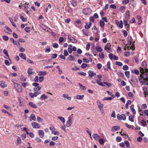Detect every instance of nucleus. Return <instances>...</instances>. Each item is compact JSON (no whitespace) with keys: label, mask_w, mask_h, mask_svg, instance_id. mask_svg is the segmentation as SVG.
<instances>
[{"label":"nucleus","mask_w":148,"mask_h":148,"mask_svg":"<svg viewBox=\"0 0 148 148\" xmlns=\"http://www.w3.org/2000/svg\"><path fill=\"white\" fill-rule=\"evenodd\" d=\"M73 114H72L70 116L68 117V120L66 121V126L67 127H69L72 123V120L73 118Z\"/></svg>","instance_id":"nucleus-4"},{"label":"nucleus","mask_w":148,"mask_h":148,"mask_svg":"<svg viewBox=\"0 0 148 148\" xmlns=\"http://www.w3.org/2000/svg\"><path fill=\"white\" fill-rule=\"evenodd\" d=\"M126 57H128L130 55V53L129 52H125L124 53Z\"/></svg>","instance_id":"nucleus-61"},{"label":"nucleus","mask_w":148,"mask_h":148,"mask_svg":"<svg viewBox=\"0 0 148 148\" xmlns=\"http://www.w3.org/2000/svg\"><path fill=\"white\" fill-rule=\"evenodd\" d=\"M47 74V73L45 71H40L38 73L39 76L45 75Z\"/></svg>","instance_id":"nucleus-19"},{"label":"nucleus","mask_w":148,"mask_h":148,"mask_svg":"<svg viewBox=\"0 0 148 148\" xmlns=\"http://www.w3.org/2000/svg\"><path fill=\"white\" fill-rule=\"evenodd\" d=\"M70 41L72 43H76L77 42V40L75 38H74L73 37L70 38Z\"/></svg>","instance_id":"nucleus-26"},{"label":"nucleus","mask_w":148,"mask_h":148,"mask_svg":"<svg viewBox=\"0 0 148 148\" xmlns=\"http://www.w3.org/2000/svg\"><path fill=\"white\" fill-rule=\"evenodd\" d=\"M32 125L34 128L38 129L40 128V125L39 123L35 122H33L32 123Z\"/></svg>","instance_id":"nucleus-7"},{"label":"nucleus","mask_w":148,"mask_h":148,"mask_svg":"<svg viewBox=\"0 0 148 148\" xmlns=\"http://www.w3.org/2000/svg\"><path fill=\"white\" fill-rule=\"evenodd\" d=\"M68 59L72 61L74 59V57H73L71 55H70L69 56Z\"/></svg>","instance_id":"nucleus-36"},{"label":"nucleus","mask_w":148,"mask_h":148,"mask_svg":"<svg viewBox=\"0 0 148 148\" xmlns=\"http://www.w3.org/2000/svg\"><path fill=\"white\" fill-rule=\"evenodd\" d=\"M40 94V93L38 92H35L33 93L32 92H30L29 94L32 98H33L34 97H36L38 95Z\"/></svg>","instance_id":"nucleus-6"},{"label":"nucleus","mask_w":148,"mask_h":148,"mask_svg":"<svg viewBox=\"0 0 148 148\" xmlns=\"http://www.w3.org/2000/svg\"><path fill=\"white\" fill-rule=\"evenodd\" d=\"M58 118L60 120L62 123H64L65 122V121L64 117L61 116H58Z\"/></svg>","instance_id":"nucleus-24"},{"label":"nucleus","mask_w":148,"mask_h":148,"mask_svg":"<svg viewBox=\"0 0 148 148\" xmlns=\"http://www.w3.org/2000/svg\"><path fill=\"white\" fill-rule=\"evenodd\" d=\"M105 50H107V51L108 53H110L111 52L110 51H111V49H110V47H107L106 46H105Z\"/></svg>","instance_id":"nucleus-37"},{"label":"nucleus","mask_w":148,"mask_h":148,"mask_svg":"<svg viewBox=\"0 0 148 148\" xmlns=\"http://www.w3.org/2000/svg\"><path fill=\"white\" fill-rule=\"evenodd\" d=\"M120 126H114L112 128V132H115L116 131L119 129Z\"/></svg>","instance_id":"nucleus-12"},{"label":"nucleus","mask_w":148,"mask_h":148,"mask_svg":"<svg viewBox=\"0 0 148 148\" xmlns=\"http://www.w3.org/2000/svg\"><path fill=\"white\" fill-rule=\"evenodd\" d=\"M71 3L74 7H76L77 5V3L76 2L73 1L71 2Z\"/></svg>","instance_id":"nucleus-63"},{"label":"nucleus","mask_w":148,"mask_h":148,"mask_svg":"<svg viewBox=\"0 0 148 148\" xmlns=\"http://www.w3.org/2000/svg\"><path fill=\"white\" fill-rule=\"evenodd\" d=\"M29 121H32V120L35 121L36 119L35 116V115L34 114H32V115H31L29 117Z\"/></svg>","instance_id":"nucleus-16"},{"label":"nucleus","mask_w":148,"mask_h":148,"mask_svg":"<svg viewBox=\"0 0 148 148\" xmlns=\"http://www.w3.org/2000/svg\"><path fill=\"white\" fill-rule=\"evenodd\" d=\"M93 138L96 140H98L99 139L100 136L97 134H93L92 135Z\"/></svg>","instance_id":"nucleus-13"},{"label":"nucleus","mask_w":148,"mask_h":148,"mask_svg":"<svg viewBox=\"0 0 148 148\" xmlns=\"http://www.w3.org/2000/svg\"><path fill=\"white\" fill-rule=\"evenodd\" d=\"M117 117L118 120H125L126 118L125 115L123 114H117Z\"/></svg>","instance_id":"nucleus-5"},{"label":"nucleus","mask_w":148,"mask_h":148,"mask_svg":"<svg viewBox=\"0 0 148 148\" xmlns=\"http://www.w3.org/2000/svg\"><path fill=\"white\" fill-rule=\"evenodd\" d=\"M47 96H46L45 94H43L40 97V99H41L43 100L45 99H47Z\"/></svg>","instance_id":"nucleus-29"},{"label":"nucleus","mask_w":148,"mask_h":148,"mask_svg":"<svg viewBox=\"0 0 148 148\" xmlns=\"http://www.w3.org/2000/svg\"><path fill=\"white\" fill-rule=\"evenodd\" d=\"M22 85L24 88H25L26 86H28L29 84L28 82H25L22 83Z\"/></svg>","instance_id":"nucleus-38"},{"label":"nucleus","mask_w":148,"mask_h":148,"mask_svg":"<svg viewBox=\"0 0 148 148\" xmlns=\"http://www.w3.org/2000/svg\"><path fill=\"white\" fill-rule=\"evenodd\" d=\"M2 37L3 39L6 41H7L9 39L8 37L6 36H3Z\"/></svg>","instance_id":"nucleus-40"},{"label":"nucleus","mask_w":148,"mask_h":148,"mask_svg":"<svg viewBox=\"0 0 148 148\" xmlns=\"http://www.w3.org/2000/svg\"><path fill=\"white\" fill-rule=\"evenodd\" d=\"M100 25L101 27H103L105 25V23L103 21L101 20L100 22Z\"/></svg>","instance_id":"nucleus-35"},{"label":"nucleus","mask_w":148,"mask_h":148,"mask_svg":"<svg viewBox=\"0 0 148 148\" xmlns=\"http://www.w3.org/2000/svg\"><path fill=\"white\" fill-rule=\"evenodd\" d=\"M30 28L29 27H26L25 28V30L26 32L27 33H29L30 32Z\"/></svg>","instance_id":"nucleus-48"},{"label":"nucleus","mask_w":148,"mask_h":148,"mask_svg":"<svg viewBox=\"0 0 148 148\" xmlns=\"http://www.w3.org/2000/svg\"><path fill=\"white\" fill-rule=\"evenodd\" d=\"M52 56L51 57L52 58H55L58 56V55L56 53L53 54H52Z\"/></svg>","instance_id":"nucleus-62"},{"label":"nucleus","mask_w":148,"mask_h":148,"mask_svg":"<svg viewBox=\"0 0 148 148\" xmlns=\"http://www.w3.org/2000/svg\"><path fill=\"white\" fill-rule=\"evenodd\" d=\"M32 69L31 68H29L28 70L27 71V73H28V74L30 75H32L34 74V73L32 71Z\"/></svg>","instance_id":"nucleus-22"},{"label":"nucleus","mask_w":148,"mask_h":148,"mask_svg":"<svg viewBox=\"0 0 148 148\" xmlns=\"http://www.w3.org/2000/svg\"><path fill=\"white\" fill-rule=\"evenodd\" d=\"M51 133L52 134H53L54 135H58L59 134V133L58 132L55 131H52Z\"/></svg>","instance_id":"nucleus-52"},{"label":"nucleus","mask_w":148,"mask_h":148,"mask_svg":"<svg viewBox=\"0 0 148 148\" xmlns=\"http://www.w3.org/2000/svg\"><path fill=\"white\" fill-rule=\"evenodd\" d=\"M134 115H130L129 117V121H131L132 122H134Z\"/></svg>","instance_id":"nucleus-27"},{"label":"nucleus","mask_w":148,"mask_h":148,"mask_svg":"<svg viewBox=\"0 0 148 148\" xmlns=\"http://www.w3.org/2000/svg\"><path fill=\"white\" fill-rule=\"evenodd\" d=\"M101 81V79H99V80H97V84H99V85L102 86H104V85L103 84V83Z\"/></svg>","instance_id":"nucleus-33"},{"label":"nucleus","mask_w":148,"mask_h":148,"mask_svg":"<svg viewBox=\"0 0 148 148\" xmlns=\"http://www.w3.org/2000/svg\"><path fill=\"white\" fill-rule=\"evenodd\" d=\"M131 110L132 111L134 114H135L136 111L134 109V105H132L130 107Z\"/></svg>","instance_id":"nucleus-25"},{"label":"nucleus","mask_w":148,"mask_h":148,"mask_svg":"<svg viewBox=\"0 0 148 148\" xmlns=\"http://www.w3.org/2000/svg\"><path fill=\"white\" fill-rule=\"evenodd\" d=\"M133 41V39L132 37L131 36H128L127 38V45H128L129 46H131L132 50L135 49L134 44L135 42H134L133 43H132Z\"/></svg>","instance_id":"nucleus-2"},{"label":"nucleus","mask_w":148,"mask_h":148,"mask_svg":"<svg viewBox=\"0 0 148 148\" xmlns=\"http://www.w3.org/2000/svg\"><path fill=\"white\" fill-rule=\"evenodd\" d=\"M122 32L123 33V34H124V36L125 37L127 36V33L126 30H123L122 31Z\"/></svg>","instance_id":"nucleus-55"},{"label":"nucleus","mask_w":148,"mask_h":148,"mask_svg":"<svg viewBox=\"0 0 148 148\" xmlns=\"http://www.w3.org/2000/svg\"><path fill=\"white\" fill-rule=\"evenodd\" d=\"M99 55L100 58L101 59H103L104 58V54L102 53H99Z\"/></svg>","instance_id":"nucleus-45"},{"label":"nucleus","mask_w":148,"mask_h":148,"mask_svg":"<svg viewBox=\"0 0 148 148\" xmlns=\"http://www.w3.org/2000/svg\"><path fill=\"white\" fill-rule=\"evenodd\" d=\"M87 66V64L85 63H83L81 66V67L82 68H85Z\"/></svg>","instance_id":"nucleus-50"},{"label":"nucleus","mask_w":148,"mask_h":148,"mask_svg":"<svg viewBox=\"0 0 148 148\" xmlns=\"http://www.w3.org/2000/svg\"><path fill=\"white\" fill-rule=\"evenodd\" d=\"M82 32L84 34L87 36H88V30H86L85 29H83L82 30Z\"/></svg>","instance_id":"nucleus-30"},{"label":"nucleus","mask_w":148,"mask_h":148,"mask_svg":"<svg viewBox=\"0 0 148 148\" xmlns=\"http://www.w3.org/2000/svg\"><path fill=\"white\" fill-rule=\"evenodd\" d=\"M38 135L40 138H43L44 136L43 131L41 130H39L38 131Z\"/></svg>","instance_id":"nucleus-15"},{"label":"nucleus","mask_w":148,"mask_h":148,"mask_svg":"<svg viewBox=\"0 0 148 148\" xmlns=\"http://www.w3.org/2000/svg\"><path fill=\"white\" fill-rule=\"evenodd\" d=\"M20 18L24 22L26 21H27V19L26 18L24 17L23 16H21L20 17Z\"/></svg>","instance_id":"nucleus-56"},{"label":"nucleus","mask_w":148,"mask_h":148,"mask_svg":"<svg viewBox=\"0 0 148 148\" xmlns=\"http://www.w3.org/2000/svg\"><path fill=\"white\" fill-rule=\"evenodd\" d=\"M137 19L138 20L137 23L138 25H140L142 22L141 18L140 15L137 16Z\"/></svg>","instance_id":"nucleus-18"},{"label":"nucleus","mask_w":148,"mask_h":148,"mask_svg":"<svg viewBox=\"0 0 148 148\" xmlns=\"http://www.w3.org/2000/svg\"><path fill=\"white\" fill-rule=\"evenodd\" d=\"M88 74L89 76L91 77V79L92 78L93 76L96 75V73H94L93 71L91 70L89 71Z\"/></svg>","instance_id":"nucleus-10"},{"label":"nucleus","mask_w":148,"mask_h":148,"mask_svg":"<svg viewBox=\"0 0 148 148\" xmlns=\"http://www.w3.org/2000/svg\"><path fill=\"white\" fill-rule=\"evenodd\" d=\"M114 56L113 55V54L112 53H110L109 54V58L111 60H112L113 57H114Z\"/></svg>","instance_id":"nucleus-57"},{"label":"nucleus","mask_w":148,"mask_h":148,"mask_svg":"<svg viewBox=\"0 0 148 148\" xmlns=\"http://www.w3.org/2000/svg\"><path fill=\"white\" fill-rule=\"evenodd\" d=\"M79 85L80 88L81 87L82 88V90H84L86 89L85 87L84 86H83L81 83H79Z\"/></svg>","instance_id":"nucleus-46"},{"label":"nucleus","mask_w":148,"mask_h":148,"mask_svg":"<svg viewBox=\"0 0 148 148\" xmlns=\"http://www.w3.org/2000/svg\"><path fill=\"white\" fill-rule=\"evenodd\" d=\"M0 85L2 88H5L7 86V85L5 84L3 82L0 84Z\"/></svg>","instance_id":"nucleus-58"},{"label":"nucleus","mask_w":148,"mask_h":148,"mask_svg":"<svg viewBox=\"0 0 148 148\" xmlns=\"http://www.w3.org/2000/svg\"><path fill=\"white\" fill-rule=\"evenodd\" d=\"M116 139L117 141L119 142L121 141V138L120 137L118 136L116 138Z\"/></svg>","instance_id":"nucleus-60"},{"label":"nucleus","mask_w":148,"mask_h":148,"mask_svg":"<svg viewBox=\"0 0 148 148\" xmlns=\"http://www.w3.org/2000/svg\"><path fill=\"white\" fill-rule=\"evenodd\" d=\"M130 83L133 87H136L138 86V81L136 78L134 76H132L130 79Z\"/></svg>","instance_id":"nucleus-3"},{"label":"nucleus","mask_w":148,"mask_h":148,"mask_svg":"<svg viewBox=\"0 0 148 148\" xmlns=\"http://www.w3.org/2000/svg\"><path fill=\"white\" fill-rule=\"evenodd\" d=\"M44 77L43 76H40L39 77V81L40 82H42L43 81Z\"/></svg>","instance_id":"nucleus-43"},{"label":"nucleus","mask_w":148,"mask_h":148,"mask_svg":"<svg viewBox=\"0 0 148 148\" xmlns=\"http://www.w3.org/2000/svg\"><path fill=\"white\" fill-rule=\"evenodd\" d=\"M141 123L143 126H145L147 125L146 122L144 120H142L141 122Z\"/></svg>","instance_id":"nucleus-32"},{"label":"nucleus","mask_w":148,"mask_h":148,"mask_svg":"<svg viewBox=\"0 0 148 148\" xmlns=\"http://www.w3.org/2000/svg\"><path fill=\"white\" fill-rule=\"evenodd\" d=\"M19 56L21 58L24 59V60L26 59V55L23 53H21L19 54Z\"/></svg>","instance_id":"nucleus-23"},{"label":"nucleus","mask_w":148,"mask_h":148,"mask_svg":"<svg viewBox=\"0 0 148 148\" xmlns=\"http://www.w3.org/2000/svg\"><path fill=\"white\" fill-rule=\"evenodd\" d=\"M99 143L101 145H103L104 143V140L102 139H99Z\"/></svg>","instance_id":"nucleus-54"},{"label":"nucleus","mask_w":148,"mask_h":148,"mask_svg":"<svg viewBox=\"0 0 148 148\" xmlns=\"http://www.w3.org/2000/svg\"><path fill=\"white\" fill-rule=\"evenodd\" d=\"M17 143L18 144H20L21 143V139L19 137H18L17 138Z\"/></svg>","instance_id":"nucleus-59"},{"label":"nucleus","mask_w":148,"mask_h":148,"mask_svg":"<svg viewBox=\"0 0 148 148\" xmlns=\"http://www.w3.org/2000/svg\"><path fill=\"white\" fill-rule=\"evenodd\" d=\"M92 23L91 22H89V24H88L87 23H86V25L85 26V27L86 29H89Z\"/></svg>","instance_id":"nucleus-20"},{"label":"nucleus","mask_w":148,"mask_h":148,"mask_svg":"<svg viewBox=\"0 0 148 148\" xmlns=\"http://www.w3.org/2000/svg\"><path fill=\"white\" fill-rule=\"evenodd\" d=\"M84 97V95H77L76 97H74V98L79 100H82Z\"/></svg>","instance_id":"nucleus-14"},{"label":"nucleus","mask_w":148,"mask_h":148,"mask_svg":"<svg viewBox=\"0 0 148 148\" xmlns=\"http://www.w3.org/2000/svg\"><path fill=\"white\" fill-rule=\"evenodd\" d=\"M141 65L143 68H145L144 69V71H145V69H146V68L147 66V64L146 62L145 61L143 62L141 64Z\"/></svg>","instance_id":"nucleus-28"},{"label":"nucleus","mask_w":148,"mask_h":148,"mask_svg":"<svg viewBox=\"0 0 148 148\" xmlns=\"http://www.w3.org/2000/svg\"><path fill=\"white\" fill-rule=\"evenodd\" d=\"M124 143L127 147H129L130 146V144L129 142L127 140H125Z\"/></svg>","instance_id":"nucleus-41"},{"label":"nucleus","mask_w":148,"mask_h":148,"mask_svg":"<svg viewBox=\"0 0 148 148\" xmlns=\"http://www.w3.org/2000/svg\"><path fill=\"white\" fill-rule=\"evenodd\" d=\"M116 64L120 66H122L123 65V64L121 62L118 61L116 62Z\"/></svg>","instance_id":"nucleus-42"},{"label":"nucleus","mask_w":148,"mask_h":148,"mask_svg":"<svg viewBox=\"0 0 148 148\" xmlns=\"http://www.w3.org/2000/svg\"><path fill=\"white\" fill-rule=\"evenodd\" d=\"M29 105L32 108H37L36 105L32 102H29Z\"/></svg>","instance_id":"nucleus-17"},{"label":"nucleus","mask_w":148,"mask_h":148,"mask_svg":"<svg viewBox=\"0 0 148 148\" xmlns=\"http://www.w3.org/2000/svg\"><path fill=\"white\" fill-rule=\"evenodd\" d=\"M141 74L139 77V80L142 84L148 85V69H145L144 71V69L141 67L140 68Z\"/></svg>","instance_id":"nucleus-1"},{"label":"nucleus","mask_w":148,"mask_h":148,"mask_svg":"<svg viewBox=\"0 0 148 148\" xmlns=\"http://www.w3.org/2000/svg\"><path fill=\"white\" fill-rule=\"evenodd\" d=\"M64 54L65 56H67L69 55V53L66 50H64Z\"/></svg>","instance_id":"nucleus-64"},{"label":"nucleus","mask_w":148,"mask_h":148,"mask_svg":"<svg viewBox=\"0 0 148 148\" xmlns=\"http://www.w3.org/2000/svg\"><path fill=\"white\" fill-rule=\"evenodd\" d=\"M41 89V87L40 86H38L36 87V88H34V92H37V90H40Z\"/></svg>","instance_id":"nucleus-34"},{"label":"nucleus","mask_w":148,"mask_h":148,"mask_svg":"<svg viewBox=\"0 0 148 148\" xmlns=\"http://www.w3.org/2000/svg\"><path fill=\"white\" fill-rule=\"evenodd\" d=\"M116 24L118 25L120 28H122L123 27V23L122 21H119L117 20H116Z\"/></svg>","instance_id":"nucleus-8"},{"label":"nucleus","mask_w":148,"mask_h":148,"mask_svg":"<svg viewBox=\"0 0 148 148\" xmlns=\"http://www.w3.org/2000/svg\"><path fill=\"white\" fill-rule=\"evenodd\" d=\"M96 49H97V51H98L99 52H101L102 51V48L101 47L99 46H97L96 47Z\"/></svg>","instance_id":"nucleus-31"},{"label":"nucleus","mask_w":148,"mask_h":148,"mask_svg":"<svg viewBox=\"0 0 148 148\" xmlns=\"http://www.w3.org/2000/svg\"><path fill=\"white\" fill-rule=\"evenodd\" d=\"M125 75L126 77L128 78L130 77V72L129 71H125Z\"/></svg>","instance_id":"nucleus-44"},{"label":"nucleus","mask_w":148,"mask_h":148,"mask_svg":"<svg viewBox=\"0 0 148 148\" xmlns=\"http://www.w3.org/2000/svg\"><path fill=\"white\" fill-rule=\"evenodd\" d=\"M97 102L99 109L101 110V108H103V104L100 102L99 99L97 100Z\"/></svg>","instance_id":"nucleus-9"},{"label":"nucleus","mask_w":148,"mask_h":148,"mask_svg":"<svg viewBox=\"0 0 148 148\" xmlns=\"http://www.w3.org/2000/svg\"><path fill=\"white\" fill-rule=\"evenodd\" d=\"M29 3H27L26 2L25 4H23L22 5V8L24 10H25V11H26V10H27L28 7V5Z\"/></svg>","instance_id":"nucleus-11"},{"label":"nucleus","mask_w":148,"mask_h":148,"mask_svg":"<svg viewBox=\"0 0 148 148\" xmlns=\"http://www.w3.org/2000/svg\"><path fill=\"white\" fill-rule=\"evenodd\" d=\"M3 53H4L5 55L9 58V56L8 54L7 51L5 49L3 50Z\"/></svg>","instance_id":"nucleus-47"},{"label":"nucleus","mask_w":148,"mask_h":148,"mask_svg":"<svg viewBox=\"0 0 148 148\" xmlns=\"http://www.w3.org/2000/svg\"><path fill=\"white\" fill-rule=\"evenodd\" d=\"M20 79L21 80L23 81H25L26 80V78L24 77V76L23 75H21Z\"/></svg>","instance_id":"nucleus-39"},{"label":"nucleus","mask_w":148,"mask_h":148,"mask_svg":"<svg viewBox=\"0 0 148 148\" xmlns=\"http://www.w3.org/2000/svg\"><path fill=\"white\" fill-rule=\"evenodd\" d=\"M129 46H127L126 45L125 46V47L124 48V49L125 50H127V49H128V50H129L130 49H132V48L130 47Z\"/></svg>","instance_id":"nucleus-49"},{"label":"nucleus","mask_w":148,"mask_h":148,"mask_svg":"<svg viewBox=\"0 0 148 148\" xmlns=\"http://www.w3.org/2000/svg\"><path fill=\"white\" fill-rule=\"evenodd\" d=\"M123 69L124 70H127L128 69V67L127 65H124L123 66Z\"/></svg>","instance_id":"nucleus-53"},{"label":"nucleus","mask_w":148,"mask_h":148,"mask_svg":"<svg viewBox=\"0 0 148 148\" xmlns=\"http://www.w3.org/2000/svg\"><path fill=\"white\" fill-rule=\"evenodd\" d=\"M37 120L38 122H42V119L39 116L37 117Z\"/></svg>","instance_id":"nucleus-51"},{"label":"nucleus","mask_w":148,"mask_h":148,"mask_svg":"<svg viewBox=\"0 0 148 148\" xmlns=\"http://www.w3.org/2000/svg\"><path fill=\"white\" fill-rule=\"evenodd\" d=\"M125 14L126 16L125 17L127 20H128L130 18V13L129 10H127Z\"/></svg>","instance_id":"nucleus-21"}]
</instances>
